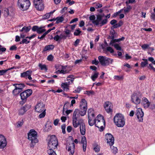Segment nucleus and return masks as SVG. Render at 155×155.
<instances>
[{"instance_id":"48","label":"nucleus","mask_w":155,"mask_h":155,"mask_svg":"<svg viewBox=\"0 0 155 155\" xmlns=\"http://www.w3.org/2000/svg\"><path fill=\"white\" fill-rule=\"evenodd\" d=\"M39 27L36 25H34L32 28V30L33 31H37V32Z\"/></svg>"},{"instance_id":"30","label":"nucleus","mask_w":155,"mask_h":155,"mask_svg":"<svg viewBox=\"0 0 155 155\" xmlns=\"http://www.w3.org/2000/svg\"><path fill=\"white\" fill-rule=\"evenodd\" d=\"M62 87L65 90L67 91L69 90V85L66 83H62L61 84Z\"/></svg>"},{"instance_id":"53","label":"nucleus","mask_w":155,"mask_h":155,"mask_svg":"<svg viewBox=\"0 0 155 155\" xmlns=\"http://www.w3.org/2000/svg\"><path fill=\"white\" fill-rule=\"evenodd\" d=\"M7 71L6 70H0V75H3Z\"/></svg>"},{"instance_id":"21","label":"nucleus","mask_w":155,"mask_h":155,"mask_svg":"<svg viewBox=\"0 0 155 155\" xmlns=\"http://www.w3.org/2000/svg\"><path fill=\"white\" fill-rule=\"evenodd\" d=\"M81 143L83 144V148L84 152H85L87 147V141L86 138L85 136L82 137Z\"/></svg>"},{"instance_id":"13","label":"nucleus","mask_w":155,"mask_h":155,"mask_svg":"<svg viewBox=\"0 0 155 155\" xmlns=\"http://www.w3.org/2000/svg\"><path fill=\"white\" fill-rule=\"evenodd\" d=\"M66 149L70 152L69 155H73L74 152L75 145L74 142L69 143L66 147Z\"/></svg>"},{"instance_id":"22","label":"nucleus","mask_w":155,"mask_h":155,"mask_svg":"<svg viewBox=\"0 0 155 155\" xmlns=\"http://www.w3.org/2000/svg\"><path fill=\"white\" fill-rule=\"evenodd\" d=\"M54 47V46L53 45H46L43 49L42 51V52L43 53H44L45 51H49L50 50H52L53 49Z\"/></svg>"},{"instance_id":"27","label":"nucleus","mask_w":155,"mask_h":155,"mask_svg":"<svg viewBox=\"0 0 155 155\" xmlns=\"http://www.w3.org/2000/svg\"><path fill=\"white\" fill-rule=\"evenodd\" d=\"M31 70H28L26 72L21 73V77L27 78V77L30 72H31Z\"/></svg>"},{"instance_id":"43","label":"nucleus","mask_w":155,"mask_h":155,"mask_svg":"<svg viewBox=\"0 0 155 155\" xmlns=\"http://www.w3.org/2000/svg\"><path fill=\"white\" fill-rule=\"evenodd\" d=\"M45 110H44L42 113L39 114V118H42L45 116L46 114Z\"/></svg>"},{"instance_id":"34","label":"nucleus","mask_w":155,"mask_h":155,"mask_svg":"<svg viewBox=\"0 0 155 155\" xmlns=\"http://www.w3.org/2000/svg\"><path fill=\"white\" fill-rule=\"evenodd\" d=\"M38 66L41 70H44L46 71H47L48 70L45 64L42 65V64L39 63L38 64Z\"/></svg>"},{"instance_id":"36","label":"nucleus","mask_w":155,"mask_h":155,"mask_svg":"<svg viewBox=\"0 0 155 155\" xmlns=\"http://www.w3.org/2000/svg\"><path fill=\"white\" fill-rule=\"evenodd\" d=\"M81 31H80V29L78 28L77 29H76L74 32V35L75 36H78L81 33Z\"/></svg>"},{"instance_id":"7","label":"nucleus","mask_w":155,"mask_h":155,"mask_svg":"<svg viewBox=\"0 0 155 155\" xmlns=\"http://www.w3.org/2000/svg\"><path fill=\"white\" fill-rule=\"evenodd\" d=\"M32 93V91L31 89L25 90L20 93V96L21 100V101H20V104H24L26 102L27 98L31 95Z\"/></svg>"},{"instance_id":"14","label":"nucleus","mask_w":155,"mask_h":155,"mask_svg":"<svg viewBox=\"0 0 155 155\" xmlns=\"http://www.w3.org/2000/svg\"><path fill=\"white\" fill-rule=\"evenodd\" d=\"M105 138L107 140V142L110 146L113 145L114 143V138L110 133H107L105 135Z\"/></svg>"},{"instance_id":"2","label":"nucleus","mask_w":155,"mask_h":155,"mask_svg":"<svg viewBox=\"0 0 155 155\" xmlns=\"http://www.w3.org/2000/svg\"><path fill=\"white\" fill-rule=\"evenodd\" d=\"M58 145V142L56 136L54 135L51 136L48 142V154L49 155H57L54 150Z\"/></svg>"},{"instance_id":"56","label":"nucleus","mask_w":155,"mask_h":155,"mask_svg":"<svg viewBox=\"0 0 155 155\" xmlns=\"http://www.w3.org/2000/svg\"><path fill=\"white\" fill-rule=\"evenodd\" d=\"M117 21L116 20L113 19L110 21V23L111 25H114L117 24Z\"/></svg>"},{"instance_id":"6","label":"nucleus","mask_w":155,"mask_h":155,"mask_svg":"<svg viewBox=\"0 0 155 155\" xmlns=\"http://www.w3.org/2000/svg\"><path fill=\"white\" fill-rule=\"evenodd\" d=\"M73 121V126L76 128L78 127L79 125H80V129L81 134V135H84L85 134L86 129L84 123V121L83 119H79L78 120H76V125H75V123H74V120Z\"/></svg>"},{"instance_id":"42","label":"nucleus","mask_w":155,"mask_h":155,"mask_svg":"<svg viewBox=\"0 0 155 155\" xmlns=\"http://www.w3.org/2000/svg\"><path fill=\"white\" fill-rule=\"evenodd\" d=\"M81 90L82 87L80 86H78L77 87V89L75 90L73 92L79 93L80 92Z\"/></svg>"},{"instance_id":"41","label":"nucleus","mask_w":155,"mask_h":155,"mask_svg":"<svg viewBox=\"0 0 155 155\" xmlns=\"http://www.w3.org/2000/svg\"><path fill=\"white\" fill-rule=\"evenodd\" d=\"M26 39V38L25 39H23L21 42H20V44L24 43L28 44L30 42V41L29 40L28 41V40Z\"/></svg>"},{"instance_id":"47","label":"nucleus","mask_w":155,"mask_h":155,"mask_svg":"<svg viewBox=\"0 0 155 155\" xmlns=\"http://www.w3.org/2000/svg\"><path fill=\"white\" fill-rule=\"evenodd\" d=\"M107 51L110 52L111 53H113L114 51L113 49L110 47H108L107 48Z\"/></svg>"},{"instance_id":"26","label":"nucleus","mask_w":155,"mask_h":155,"mask_svg":"<svg viewBox=\"0 0 155 155\" xmlns=\"http://www.w3.org/2000/svg\"><path fill=\"white\" fill-rule=\"evenodd\" d=\"M64 20V16L63 15L60 17H58L56 18V21L55 23L58 24L60 23H61Z\"/></svg>"},{"instance_id":"29","label":"nucleus","mask_w":155,"mask_h":155,"mask_svg":"<svg viewBox=\"0 0 155 155\" xmlns=\"http://www.w3.org/2000/svg\"><path fill=\"white\" fill-rule=\"evenodd\" d=\"M54 11L51 12L49 13H47L44 15L43 16V18L44 19H48L49 18L51 15L54 12Z\"/></svg>"},{"instance_id":"16","label":"nucleus","mask_w":155,"mask_h":155,"mask_svg":"<svg viewBox=\"0 0 155 155\" xmlns=\"http://www.w3.org/2000/svg\"><path fill=\"white\" fill-rule=\"evenodd\" d=\"M7 144L6 140L5 137L0 135V149L4 148Z\"/></svg>"},{"instance_id":"24","label":"nucleus","mask_w":155,"mask_h":155,"mask_svg":"<svg viewBox=\"0 0 155 155\" xmlns=\"http://www.w3.org/2000/svg\"><path fill=\"white\" fill-rule=\"evenodd\" d=\"M110 34L111 36L108 37L109 39H113L116 37L117 35V33L114 29H111L110 31Z\"/></svg>"},{"instance_id":"8","label":"nucleus","mask_w":155,"mask_h":155,"mask_svg":"<svg viewBox=\"0 0 155 155\" xmlns=\"http://www.w3.org/2000/svg\"><path fill=\"white\" fill-rule=\"evenodd\" d=\"M98 59L100 63L103 66L109 65L110 64H112L113 61V59L102 56H99Z\"/></svg>"},{"instance_id":"50","label":"nucleus","mask_w":155,"mask_h":155,"mask_svg":"<svg viewBox=\"0 0 155 155\" xmlns=\"http://www.w3.org/2000/svg\"><path fill=\"white\" fill-rule=\"evenodd\" d=\"M54 57L52 54H50L49 55L47 58L48 60L49 61H52Z\"/></svg>"},{"instance_id":"62","label":"nucleus","mask_w":155,"mask_h":155,"mask_svg":"<svg viewBox=\"0 0 155 155\" xmlns=\"http://www.w3.org/2000/svg\"><path fill=\"white\" fill-rule=\"evenodd\" d=\"M78 19L77 18H75L72 20L70 22V24L73 23L74 22H76L78 21Z\"/></svg>"},{"instance_id":"57","label":"nucleus","mask_w":155,"mask_h":155,"mask_svg":"<svg viewBox=\"0 0 155 155\" xmlns=\"http://www.w3.org/2000/svg\"><path fill=\"white\" fill-rule=\"evenodd\" d=\"M117 26L118 27H120L123 24V22L122 20H120L119 21L118 23H117Z\"/></svg>"},{"instance_id":"64","label":"nucleus","mask_w":155,"mask_h":155,"mask_svg":"<svg viewBox=\"0 0 155 155\" xmlns=\"http://www.w3.org/2000/svg\"><path fill=\"white\" fill-rule=\"evenodd\" d=\"M151 14L150 16L151 18L153 19V20H155V13H152Z\"/></svg>"},{"instance_id":"61","label":"nucleus","mask_w":155,"mask_h":155,"mask_svg":"<svg viewBox=\"0 0 155 155\" xmlns=\"http://www.w3.org/2000/svg\"><path fill=\"white\" fill-rule=\"evenodd\" d=\"M92 63L95 65H97L99 63V62L96 59H95L94 60L92 61Z\"/></svg>"},{"instance_id":"32","label":"nucleus","mask_w":155,"mask_h":155,"mask_svg":"<svg viewBox=\"0 0 155 155\" xmlns=\"http://www.w3.org/2000/svg\"><path fill=\"white\" fill-rule=\"evenodd\" d=\"M88 117L94 116V110L92 108H90L88 110Z\"/></svg>"},{"instance_id":"55","label":"nucleus","mask_w":155,"mask_h":155,"mask_svg":"<svg viewBox=\"0 0 155 155\" xmlns=\"http://www.w3.org/2000/svg\"><path fill=\"white\" fill-rule=\"evenodd\" d=\"M68 8L65 7L63 8L61 10V13L62 14H63L64 12H65L66 11H67L68 9Z\"/></svg>"},{"instance_id":"37","label":"nucleus","mask_w":155,"mask_h":155,"mask_svg":"<svg viewBox=\"0 0 155 155\" xmlns=\"http://www.w3.org/2000/svg\"><path fill=\"white\" fill-rule=\"evenodd\" d=\"M131 9V7L130 5H128L126 8H124V12L125 13H127Z\"/></svg>"},{"instance_id":"39","label":"nucleus","mask_w":155,"mask_h":155,"mask_svg":"<svg viewBox=\"0 0 155 155\" xmlns=\"http://www.w3.org/2000/svg\"><path fill=\"white\" fill-rule=\"evenodd\" d=\"M114 78L116 80L119 81L123 79V77L122 76L115 75L114 76Z\"/></svg>"},{"instance_id":"33","label":"nucleus","mask_w":155,"mask_h":155,"mask_svg":"<svg viewBox=\"0 0 155 155\" xmlns=\"http://www.w3.org/2000/svg\"><path fill=\"white\" fill-rule=\"evenodd\" d=\"M142 60L144 61L141 62L140 65L141 67L143 68L148 64V61L147 60V59H143Z\"/></svg>"},{"instance_id":"35","label":"nucleus","mask_w":155,"mask_h":155,"mask_svg":"<svg viewBox=\"0 0 155 155\" xmlns=\"http://www.w3.org/2000/svg\"><path fill=\"white\" fill-rule=\"evenodd\" d=\"M3 11L5 16L6 17L8 16L9 14V8H4Z\"/></svg>"},{"instance_id":"9","label":"nucleus","mask_w":155,"mask_h":155,"mask_svg":"<svg viewBox=\"0 0 155 155\" xmlns=\"http://www.w3.org/2000/svg\"><path fill=\"white\" fill-rule=\"evenodd\" d=\"M30 5L29 0H20V8L23 11L27 10Z\"/></svg>"},{"instance_id":"58","label":"nucleus","mask_w":155,"mask_h":155,"mask_svg":"<svg viewBox=\"0 0 155 155\" xmlns=\"http://www.w3.org/2000/svg\"><path fill=\"white\" fill-rule=\"evenodd\" d=\"M102 6V5L99 3L96 4L95 7L96 8H101Z\"/></svg>"},{"instance_id":"44","label":"nucleus","mask_w":155,"mask_h":155,"mask_svg":"<svg viewBox=\"0 0 155 155\" xmlns=\"http://www.w3.org/2000/svg\"><path fill=\"white\" fill-rule=\"evenodd\" d=\"M114 46L117 50L120 51L121 50V47L118 44H115L114 45Z\"/></svg>"},{"instance_id":"60","label":"nucleus","mask_w":155,"mask_h":155,"mask_svg":"<svg viewBox=\"0 0 155 155\" xmlns=\"http://www.w3.org/2000/svg\"><path fill=\"white\" fill-rule=\"evenodd\" d=\"M113 148L112 149L113 153L116 154L117 152V149L116 147H114L113 146Z\"/></svg>"},{"instance_id":"18","label":"nucleus","mask_w":155,"mask_h":155,"mask_svg":"<svg viewBox=\"0 0 155 155\" xmlns=\"http://www.w3.org/2000/svg\"><path fill=\"white\" fill-rule=\"evenodd\" d=\"M142 101L141 104L144 107L145 109L148 108L150 105V102L147 98L145 97H143L142 98Z\"/></svg>"},{"instance_id":"51","label":"nucleus","mask_w":155,"mask_h":155,"mask_svg":"<svg viewBox=\"0 0 155 155\" xmlns=\"http://www.w3.org/2000/svg\"><path fill=\"white\" fill-rule=\"evenodd\" d=\"M80 40L79 39H77L75 41L74 45L76 47L78 46V45L79 44L80 42Z\"/></svg>"},{"instance_id":"10","label":"nucleus","mask_w":155,"mask_h":155,"mask_svg":"<svg viewBox=\"0 0 155 155\" xmlns=\"http://www.w3.org/2000/svg\"><path fill=\"white\" fill-rule=\"evenodd\" d=\"M140 95L137 93H134L131 96V101L134 104L137 105L139 104L141 101Z\"/></svg>"},{"instance_id":"38","label":"nucleus","mask_w":155,"mask_h":155,"mask_svg":"<svg viewBox=\"0 0 155 155\" xmlns=\"http://www.w3.org/2000/svg\"><path fill=\"white\" fill-rule=\"evenodd\" d=\"M46 30L45 29H43L42 27H39L37 31V33L39 34H41L43 32H44Z\"/></svg>"},{"instance_id":"40","label":"nucleus","mask_w":155,"mask_h":155,"mask_svg":"<svg viewBox=\"0 0 155 155\" xmlns=\"http://www.w3.org/2000/svg\"><path fill=\"white\" fill-rule=\"evenodd\" d=\"M94 91L92 90L87 91L85 94H87L88 96H90L91 95L93 94H94Z\"/></svg>"},{"instance_id":"4","label":"nucleus","mask_w":155,"mask_h":155,"mask_svg":"<svg viewBox=\"0 0 155 155\" xmlns=\"http://www.w3.org/2000/svg\"><path fill=\"white\" fill-rule=\"evenodd\" d=\"M28 139L31 141L30 147L34 148L36 143L38 142L37 133L34 129L31 130L28 134Z\"/></svg>"},{"instance_id":"5","label":"nucleus","mask_w":155,"mask_h":155,"mask_svg":"<svg viewBox=\"0 0 155 155\" xmlns=\"http://www.w3.org/2000/svg\"><path fill=\"white\" fill-rule=\"evenodd\" d=\"M114 121L115 124L118 127H123L125 124V119L124 116L121 114H117L114 116Z\"/></svg>"},{"instance_id":"63","label":"nucleus","mask_w":155,"mask_h":155,"mask_svg":"<svg viewBox=\"0 0 155 155\" xmlns=\"http://www.w3.org/2000/svg\"><path fill=\"white\" fill-rule=\"evenodd\" d=\"M61 119L62 122H65L67 120V117L65 116H62L61 118Z\"/></svg>"},{"instance_id":"31","label":"nucleus","mask_w":155,"mask_h":155,"mask_svg":"<svg viewBox=\"0 0 155 155\" xmlns=\"http://www.w3.org/2000/svg\"><path fill=\"white\" fill-rule=\"evenodd\" d=\"M31 29V26H29L28 27L24 26L22 28L21 30H20V31H24L25 32L27 33Z\"/></svg>"},{"instance_id":"1","label":"nucleus","mask_w":155,"mask_h":155,"mask_svg":"<svg viewBox=\"0 0 155 155\" xmlns=\"http://www.w3.org/2000/svg\"><path fill=\"white\" fill-rule=\"evenodd\" d=\"M81 104L80 105L79 110L78 109H75L73 113V120H74V123L76 125V120H78V119L80 116H84L86 114L87 109V102L84 99H82L81 102Z\"/></svg>"},{"instance_id":"3","label":"nucleus","mask_w":155,"mask_h":155,"mask_svg":"<svg viewBox=\"0 0 155 155\" xmlns=\"http://www.w3.org/2000/svg\"><path fill=\"white\" fill-rule=\"evenodd\" d=\"M89 19L91 21L92 23L94 25L98 26L99 25L101 27L107 24L108 21L107 19H104L103 20L102 19V16L101 15H97V19L95 20V17L94 15H92L90 16Z\"/></svg>"},{"instance_id":"15","label":"nucleus","mask_w":155,"mask_h":155,"mask_svg":"<svg viewBox=\"0 0 155 155\" xmlns=\"http://www.w3.org/2000/svg\"><path fill=\"white\" fill-rule=\"evenodd\" d=\"M88 123L89 125L90 126H93L94 124H95V126L99 128V125L98 124V122L96 123V119H95V116H91L90 117H88Z\"/></svg>"},{"instance_id":"59","label":"nucleus","mask_w":155,"mask_h":155,"mask_svg":"<svg viewBox=\"0 0 155 155\" xmlns=\"http://www.w3.org/2000/svg\"><path fill=\"white\" fill-rule=\"evenodd\" d=\"M72 129V127L71 126H68L67 127V131L68 132H70Z\"/></svg>"},{"instance_id":"52","label":"nucleus","mask_w":155,"mask_h":155,"mask_svg":"<svg viewBox=\"0 0 155 155\" xmlns=\"http://www.w3.org/2000/svg\"><path fill=\"white\" fill-rule=\"evenodd\" d=\"M94 150L96 152H98L100 151V147L98 146H97L94 148Z\"/></svg>"},{"instance_id":"17","label":"nucleus","mask_w":155,"mask_h":155,"mask_svg":"<svg viewBox=\"0 0 155 155\" xmlns=\"http://www.w3.org/2000/svg\"><path fill=\"white\" fill-rule=\"evenodd\" d=\"M96 123L98 122V124H99V126L100 125L103 124L105 125V122L104 118L103 116L100 114H99L97 117V119H96Z\"/></svg>"},{"instance_id":"45","label":"nucleus","mask_w":155,"mask_h":155,"mask_svg":"<svg viewBox=\"0 0 155 155\" xmlns=\"http://www.w3.org/2000/svg\"><path fill=\"white\" fill-rule=\"evenodd\" d=\"M149 47V45L147 44H144L141 46L142 49L144 50H145L147 49Z\"/></svg>"},{"instance_id":"46","label":"nucleus","mask_w":155,"mask_h":155,"mask_svg":"<svg viewBox=\"0 0 155 155\" xmlns=\"http://www.w3.org/2000/svg\"><path fill=\"white\" fill-rule=\"evenodd\" d=\"M65 34L66 35V36L68 37H70V36L69 35L70 34L71 31L69 29H66L65 31H64Z\"/></svg>"},{"instance_id":"20","label":"nucleus","mask_w":155,"mask_h":155,"mask_svg":"<svg viewBox=\"0 0 155 155\" xmlns=\"http://www.w3.org/2000/svg\"><path fill=\"white\" fill-rule=\"evenodd\" d=\"M35 7L38 11H42L44 9V4L42 2H40L38 3L37 4H34Z\"/></svg>"},{"instance_id":"25","label":"nucleus","mask_w":155,"mask_h":155,"mask_svg":"<svg viewBox=\"0 0 155 155\" xmlns=\"http://www.w3.org/2000/svg\"><path fill=\"white\" fill-rule=\"evenodd\" d=\"M28 107H27V106L25 105L23 107H21L20 109V115L23 114L29 108V106Z\"/></svg>"},{"instance_id":"11","label":"nucleus","mask_w":155,"mask_h":155,"mask_svg":"<svg viewBox=\"0 0 155 155\" xmlns=\"http://www.w3.org/2000/svg\"><path fill=\"white\" fill-rule=\"evenodd\" d=\"M136 115L137 119H138L139 122H143L144 113L142 111V108H139L137 110Z\"/></svg>"},{"instance_id":"54","label":"nucleus","mask_w":155,"mask_h":155,"mask_svg":"<svg viewBox=\"0 0 155 155\" xmlns=\"http://www.w3.org/2000/svg\"><path fill=\"white\" fill-rule=\"evenodd\" d=\"M54 39L56 41H58L59 40H60V37H59V36L58 35H56L55 36H54Z\"/></svg>"},{"instance_id":"19","label":"nucleus","mask_w":155,"mask_h":155,"mask_svg":"<svg viewBox=\"0 0 155 155\" xmlns=\"http://www.w3.org/2000/svg\"><path fill=\"white\" fill-rule=\"evenodd\" d=\"M13 86L15 88L13 91V94L14 96H18L19 93V84H14Z\"/></svg>"},{"instance_id":"49","label":"nucleus","mask_w":155,"mask_h":155,"mask_svg":"<svg viewBox=\"0 0 155 155\" xmlns=\"http://www.w3.org/2000/svg\"><path fill=\"white\" fill-rule=\"evenodd\" d=\"M61 129L62 130V132L63 134H65L66 133L65 128L66 125L65 124H64L61 125Z\"/></svg>"},{"instance_id":"28","label":"nucleus","mask_w":155,"mask_h":155,"mask_svg":"<svg viewBox=\"0 0 155 155\" xmlns=\"http://www.w3.org/2000/svg\"><path fill=\"white\" fill-rule=\"evenodd\" d=\"M98 74L99 73L98 72L95 71L94 74L91 75V78L93 81H94L96 79L98 78Z\"/></svg>"},{"instance_id":"23","label":"nucleus","mask_w":155,"mask_h":155,"mask_svg":"<svg viewBox=\"0 0 155 155\" xmlns=\"http://www.w3.org/2000/svg\"><path fill=\"white\" fill-rule=\"evenodd\" d=\"M44 107V105L43 104L41 105L40 103H38L35 107V110L38 112H41L44 109H41L43 108Z\"/></svg>"},{"instance_id":"12","label":"nucleus","mask_w":155,"mask_h":155,"mask_svg":"<svg viewBox=\"0 0 155 155\" xmlns=\"http://www.w3.org/2000/svg\"><path fill=\"white\" fill-rule=\"evenodd\" d=\"M104 107L106 112L108 114H112L113 112V105L111 102L106 101L104 103Z\"/></svg>"}]
</instances>
